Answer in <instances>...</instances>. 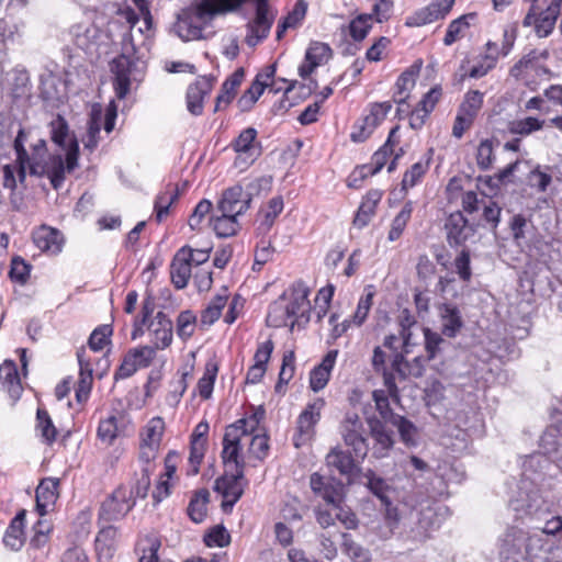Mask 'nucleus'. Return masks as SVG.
Wrapping results in <instances>:
<instances>
[{
    "label": "nucleus",
    "instance_id": "nucleus-15",
    "mask_svg": "<svg viewBox=\"0 0 562 562\" xmlns=\"http://www.w3.org/2000/svg\"><path fill=\"white\" fill-rule=\"evenodd\" d=\"M150 346L156 350H164L172 342L173 324L172 321L164 313L158 312L147 326Z\"/></svg>",
    "mask_w": 562,
    "mask_h": 562
},
{
    "label": "nucleus",
    "instance_id": "nucleus-6",
    "mask_svg": "<svg viewBox=\"0 0 562 562\" xmlns=\"http://www.w3.org/2000/svg\"><path fill=\"white\" fill-rule=\"evenodd\" d=\"M400 143V126H394L387 136L384 145L376 150L371 157L370 165L361 167V176H374L378 173L386 164L389 157L393 156L391 162L387 166V171L392 172L396 168L397 160L404 155V149L400 147L395 150V146Z\"/></svg>",
    "mask_w": 562,
    "mask_h": 562
},
{
    "label": "nucleus",
    "instance_id": "nucleus-14",
    "mask_svg": "<svg viewBox=\"0 0 562 562\" xmlns=\"http://www.w3.org/2000/svg\"><path fill=\"white\" fill-rule=\"evenodd\" d=\"M445 229L447 241L451 247L463 245L475 233L474 225L469 223L461 211L453 212L447 217Z\"/></svg>",
    "mask_w": 562,
    "mask_h": 562
},
{
    "label": "nucleus",
    "instance_id": "nucleus-54",
    "mask_svg": "<svg viewBox=\"0 0 562 562\" xmlns=\"http://www.w3.org/2000/svg\"><path fill=\"white\" fill-rule=\"evenodd\" d=\"M385 352L381 349V347H375L372 356V367L376 372H383L384 375V384L387 387L389 392L392 394L396 392L397 387L395 384L393 373H387L385 368Z\"/></svg>",
    "mask_w": 562,
    "mask_h": 562
},
{
    "label": "nucleus",
    "instance_id": "nucleus-34",
    "mask_svg": "<svg viewBox=\"0 0 562 562\" xmlns=\"http://www.w3.org/2000/svg\"><path fill=\"white\" fill-rule=\"evenodd\" d=\"M103 121V111L100 104H94L90 112L88 121L87 135L83 137V146L89 151H93L99 144V134Z\"/></svg>",
    "mask_w": 562,
    "mask_h": 562
},
{
    "label": "nucleus",
    "instance_id": "nucleus-17",
    "mask_svg": "<svg viewBox=\"0 0 562 562\" xmlns=\"http://www.w3.org/2000/svg\"><path fill=\"white\" fill-rule=\"evenodd\" d=\"M135 63L126 55H120L113 59L111 71L114 74V90L119 99H124L130 92L132 74Z\"/></svg>",
    "mask_w": 562,
    "mask_h": 562
},
{
    "label": "nucleus",
    "instance_id": "nucleus-24",
    "mask_svg": "<svg viewBox=\"0 0 562 562\" xmlns=\"http://www.w3.org/2000/svg\"><path fill=\"white\" fill-rule=\"evenodd\" d=\"M337 356L338 350H329L322 362L311 371L310 386L314 392H318L327 385Z\"/></svg>",
    "mask_w": 562,
    "mask_h": 562
},
{
    "label": "nucleus",
    "instance_id": "nucleus-3",
    "mask_svg": "<svg viewBox=\"0 0 562 562\" xmlns=\"http://www.w3.org/2000/svg\"><path fill=\"white\" fill-rule=\"evenodd\" d=\"M310 288L305 282H294L277 301H274L267 315L269 326L279 328L290 325L291 328L301 321H310L311 303L308 295Z\"/></svg>",
    "mask_w": 562,
    "mask_h": 562
},
{
    "label": "nucleus",
    "instance_id": "nucleus-41",
    "mask_svg": "<svg viewBox=\"0 0 562 562\" xmlns=\"http://www.w3.org/2000/svg\"><path fill=\"white\" fill-rule=\"evenodd\" d=\"M210 222L218 237H231L240 229L238 217L231 214L221 213L218 216H212Z\"/></svg>",
    "mask_w": 562,
    "mask_h": 562
},
{
    "label": "nucleus",
    "instance_id": "nucleus-4",
    "mask_svg": "<svg viewBox=\"0 0 562 562\" xmlns=\"http://www.w3.org/2000/svg\"><path fill=\"white\" fill-rule=\"evenodd\" d=\"M271 181L267 178H258L249 183L248 191H244L240 184L225 189L216 204V211L234 216L246 213L251 204L252 195L260 189H269Z\"/></svg>",
    "mask_w": 562,
    "mask_h": 562
},
{
    "label": "nucleus",
    "instance_id": "nucleus-58",
    "mask_svg": "<svg viewBox=\"0 0 562 562\" xmlns=\"http://www.w3.org/2000/svg\"><path fill=\"white\" fill-rule=\"evenodd\" d=\"M372 14H360L349 23L350 36L360 42L366 38L372 27Z\"/></svg>",
    "mask_w": 562,
    "mask_h": 562
},
{
    "label": "nucleus",
    "instance_id": "nucleus-64",
    "mask_svg": "<svg viewBox=\"0 0 562 562\" xmlns=\"http://www.w3.org/2000/svg\"><path fill=\"white\" fill-rule=\"evenodd\" d=\"M156 348L147 345L128 350L130 358L134 360L137 368H147L156 357Z\"/></svg>",
    "mask_w": 562,
    "mask_h": 562
},
{
    "label": "nucleus",
    "instance_id": "nucleus-45",
    "mask_svg": "<svg viewBox=\"0 0 562 562\" xmlns=\"http://www.w3.org/2000/svg\"><path fill=\"white\" fill-rule=\"evenodd\" d=\"M363 477L367 480L366 485L370 490L372 494H374L383 505L389 507L391 505V501L387 496L390 491V485L383 479L378 476L372 470H368Z\"/></svg>",
    "mask_w": 562,
    "mask_h": 562
},
{
    "label": "nucleus",
    "instance_id": "nucleus-29",
    "mask_svg": "<svg viewBox=\"0 0 562 562\" xmlns=\"http://www.w3.org/2000/svg\"><path fill=\"white\" fill-rule=\"evenodd\" d=\"M326 464L345 476H351L356 471L355 459L340 447H335L327 453Z\"/></svg>",
    "mask_w": 562,
    "mask_h": 562
},
{
    "label": "nucleus",
    "instance_id": "nucleus-63",
    "mask_svg": "<svg viewBox=\"0 0 562 562\" xmlns=\"http://www.w3.org/2000/svg\"><path fill=\"white\" fill-rule=\"evenodd\" d=\"M112 327L110 325H101L97 327L90 335L88 345L91 350L100 351L110 344Z\"/></svg>",
    "mask_w": 562,
    "mask_h": 562
},
{
    "label": "nucleus",
    "instance_id": "nucleus-57",
    "mask_svg": "<svg viewBox=\"0 0 562 562\" xmlns=\"http://www.w3.org/2000/svg\"><path fill=\"white\" fill-rule=\"evenodd\" d=\"M429 168L428 161L415 162L405 173L402 180V189L408 190L420 182Z\"/></svg>",
    "mask_w": 562,
    "mask_h": 562
},
{
    "label": "nucleus",
    "instance_id": "nucleus-61",
    "mask_svg": "<svg viewBox=\"0 0 562 562\" xmlns=\"http://www.w3.org/2000/svg\"><path fill=\"white\" fill-rule=\"evenodd\" d=\"M178 199V191L170 190L161 192L155 200V211L157 222H161L169 213V209Z\"/></svg>",
    "mask_w": 562,
    "mask_h": 562
},
{
    "label": "nucleus",
    "instance_id": "nucleus-32",
    "mask_svg": "<svg viewBox=\"0 0 562 562\" xmlns=\"http://www.w3.org/2000/svg\"><path fill=\"white\" fill-rule=\"evenodd\" d=\"M170 276L177 289H183L188 285L191 277V263L187 259L184 250H179L176 254L170 266Z\"/></svg>",
    "mask_w": 562,
    "mask_h": 562
},
{
    "label": "nucleus",
    "instance_id": "nucleus-5",
    "mask_svg": "<svg viewBox=\"0 0 562 562\" xmlns=\"http://www.w3.org/2000/svg\"><path fill=\"white\" fill-rule=\"evenodd\" d=\"M252 435L237 422L225 428L223 437L222 460L226 465L245 468L246 462L243 456V448L248 445V439Z\"/></svg>",
    "mask_w": 562,
    "mask_h": 562
},
{
    "label": "nucleus",
    "instance_id": "nucleus-8",
    "mask_svg": "<svg viewBox=\"0 0 562 562\" xmlns=\"http://www.w3.org/2000/svg\"><path fill=\"white\" fill-rule=\"evenodd\" d=\"M339 432L345 443L352 448L356 458L364 459L369 451L366 439V427L357 413H346L342 418Z\"/></svg>",
    "mask_w": 562,
    "mask_h": 562
},
{
    "label": "nucleus",
    "instance_id": "nucleus-23",
    "mask_svg": "<svg viewBox=\"0 0 562 562\" xmlns=\"http://www.w3.org/2000/svg\"><path fill=\"white\" fill-rule=\"evenodd\" d=\"M213 80L207 77L199 78L190 85L187 90V108L193 115H201L203 112V100L212 89Z\"/></svg>",
    "mask_w": 562,
    "mask_h": 562
},
{
    "label": "nucleus",
    "instance_id": "nucleus-43",
    "mask_svg": "<svg viewBox=\"0 0 562 562\" xmlns=\"http://www.w3.org/2000/svg\"><path fill=\"white\" fill-rule=\"evenodd\" d=\"M244 79V70H236L222 86V92L216 98V110L226 106L234 99L237 88Z\"/></svg>",
    "mask_w": 562,
    "mask_h": 562
},
{
    "label": "nucleus",
    "instance_id": "nucleus-46",
    "mask_svg": "<svg viewBox=\"0 0 562 562\" xmlns=\"http://www.w3.org/2000/svg\"><path fill=\"white\" fill-rule=\"evenodd\" d=\"M415 86V74L414 71L406 70L401 74L395 82V91L393 93V101L397 103L398 112L402 111V105L408 98L407 92Z\"/></svg>",
    "mask_w": 562,
    "mask_h": 562
},
{
    "label": "nucleus",
    "instance_id": "nucleus-26",
    "mask_svg": "<svg viewBox=\"0 0 562 562\" xmlns=\"http://www.w3.org/2000/svg\"><path fill=\"white\" fill-rule=\"evenodd\" d=\"M0 382L10 397L18 400L22 394V385L14 361L5 360L0 366Z\"/></svg>",
    "mask_w": 562,
    "mask_h": 562
},
{
    "label": "nucleus",
    "instance_id": "nucleus-9",
    "mask_svg": "<svg viewBox=\"0 0 562 562\" xmlns=\"http://www.w3.org/2000/svg\"><path fill=\"white\" fill-rule=\"evenodd\" d=\"M483 99L484 94L479 90H470L464 94L452 127V135L456 138L460 139L473 125L483 106Z\"/></svg>",
    "mask_w": 562,
    "mask_h": 562
},
{
    "label": "nucleus",
    "instance_id": "nucleus-44",
    "mask_svg": "<svg viewBox=\"0 0 562 562\" xmlns=\"http://www.w3.org/2000/svg\"><path fill=\"white\" fill-rule=\"evenodd\" d=\"M546 121L533 116L517 119L508 123V132L513 135L529 136L544 127Z\"/></svg>",
    "mask_w": 562,
    "mask_h": 562
},
{
    "label": "nucleus",
    "instance_id": "nucleus-30",
    "mask_svg": "<svg viewBox=\"0 0 562 562\" xmlns=\"http://www.w3.org/2000/svg\"><path fill=\"white\" fill-rule=\"evenodd\" d=\"M33 240L36 247L42 251L56 255L61 250L63 238L60 233L56 229L42 227L34 233Z\"/></svg>",
    "mask_w": 562,
    "mask_h": 562
},
{
    "label": "nucleus",
    "instance_id": "nucleus-19",
    "mask_svg": "<svg viewBox=\"0 0 562 562\" xmlns=\"http://www.w3.org/2000/svg\"><path fill=\"white\" fill-rule=\"evenodd\" d=\"M257 137V130L255 127H247L239 133L231 146L234 151L254 162L262 153L261 143Z\"/></svg>",
    "mask_w": 562,
    "mask_h": 562
},
{
    "label": "nucleus",
    "instance_id": "nucleus-22",
    "mask_svg": "<svg viewBox=\"0 0 562 562\" xmlns=\"http://www.w3.org/2000/svg\"><path fill=\"white\" fill-rule=\"evenodd\" d=\"M274 18L276 13L256 12L255 19L247 24L245 42L248 46H257L269 35Z\"/></svg>",
    "mask_w": 562,
    "mask_h": 562
},
{
    "label": "nucleus",
    "instance_id": "nucleus-27",
    "mask_svg": "<svg viewBox=\"0 0 562 562\" xmlns=\"http://www.w3.org/2000/svg\"><path fill=\"white\" fill-rule=\"evenodd\" d=\"M476 12H470L452 20L449 23L446 35L443 37V44L446 46H451L457 41L463 38L465 33L469 31L471 25L476 22Z\"/></svg>",
    "mask_w": 562,
    "mask_h": 562
},
{
    "label": "nucleus",
    "instance_id": "nucleus-28",
    "mask_svg": "<svg viewBox=\"0 0 562 562\" xmlns=\"http://www.w3.org/2000/svg\"><path fill=\"white\" fill-rule=\"evenodd\" d=\"M382 199V191L380 190H370L367 195L363 198L357 214L353 218V225L358 228H363L369 224L373 215L375 214V209L379 202Z\"/></svg>",
    "mask_w": 562,
    "mask_h": 562
},
{
    "label": "nucleus",
    "instance_id": "nucleus-18",
    "mask_svg": "<svg viewBox=\"0 0 562 562\" xmlns=\"http://www.w3.org/2000/svg\"><path fill=\"white\" fill-rule=\"evenodd\" d=\"M59 479L45 477L36 487V512L41 517L48 514L59 497Z\"/></svg>",
    "mask_w": 562,
    "mask_h": 562
},
{
    "label": "nucleus",
    "instance_id": "nucleus-56",
    "mask_svg": "<svg viewBox=\"0 0 562 562\" xmlns=\"http://www.w3.org/2000/svg\"><path fill=\"white\" fill-rule=\"evenodd\" d=\"M196 316L190 311H182L177 317V334L182 340H188L194 333Z\"/></svg>",
    "mask_w": 562,
    "mask_h": 562
},
{
    "label": "nucleus",
    "instance_id": "nucleus-37",
    "mask_svg": "<svg viewBox=\"0 0 562 562\" xmlns=\"http://www.w3.org/2000/svg\"><path fill=\"white\" fill-rule=\"evenodd\" d=\"M371 434L375 441L373 456L378 459L386 457L394 443L392 434L380 422L371 425Z\"/></svg>",
    "mask_w": 562,
    "mask_h": 562
},
{
    "label": "nucleus",
    "instance_id": "nucleus-40",
    "mask_svg": "<svg viewBox=\"0 0 562 562\" xmlns=\"http://www.w3.org/2000/svg\"><path fill=\"white\" fill-rule=\"evenodd\" d=\"M165 431V422L161 417H153L148 420L140 432V443L151 447H160Z\"/></svg>",
    "mask_w": 562,
    "mask_h": 562
},
{
    "label": "nucleus",
    "instance_id": "nucleus-31",
    "mask_svg": "<svg viewBox=\"0 0 562 562\" xmlns=\"http://www.w3.org/2000/svg\"><path fill=\"white\" fill-rule=\"evenodd\" d=\"M25 510L19 512L11 520L4 536L3 543L13 551H18L24 544Z\"/></svg>",
    "mask_w": 562,
    "mask_h": 562
},
{
    "label": "nucleus",
    "instance_id": "nucleus-13",
    "mask_svg": "<svg viewBox=\"0 0 562 562\" xmlns=\"http://www.w3.org/2000/svg\"><path fill=\"white\" fill-rule=\"evenodd\" d=\"M310 486L316 496L334 507H339L344 501V485L334 477L315 472L310 476Z\"/></svg>",
    "mask_w": 562,
    "mask_h": 562
},
{
    "label": "nucleus",
    "instance_id": "nucleus-25",
    "mask_svg": "<svg viewBox=\"0 0 562 562\" xmlns=\"http://www.w3.org/2000/svg\"><path fill=\"white\" fill-rule=\"evenodd\" d=\"M561 8L562 0H550L547 9L542 11L536 20L535 32L537 36L547 37L552 33Z\"/></svg>",
    "mask_w": 562,
    "mask_h": 562
},
{
    "label": "nucleus",
    "instance_id": "nucleus-21",
    "mask_svg": "<svg viewBox=\"0 0 562 562\" xmlns=\"http://www.w3.org/2000/svg\"><path fill=\"white\" fill-rule=\"evenodd\" d=\"M77 359L79 363V380L76 387V398L79 403H83L89 398L91 392L93 368L90 359L87 358V351L85 348L77 351Z\"/></svg>",
    "mask_w": 562,
    "mask_h": 562
},
{
    "label": "nucleus",
    "instance_id": "nucleus-10",
    "mask_svg": "<svg viewBox=\"0 0 562 562\" xmlns=\"http://www.w3.org/2000/svg\"><path fill=\"white\" fill-rule=\"evenodd\" d=\"M235 473L225 474L215 481L214 490L223 496L222 509L229 513L244 494V469L234 467Z\"/></svg>",
    "mask_w": 562,
    "mask_h": 562
},
{
    "label": "nucleus",
    "instance_id": "nucleus-52",
    "mask_svg": "<svg viewBox=\"0 0 562 562\" xmlns=\"http://www.w3.org/2000/svg\"><path fill=\"white\" fill-rule=\"evenodd\" d=\"M525 559L536 558L541 552L547 551L548 541L538 529L532 532L526 531Z\"/></svg>",
    "mask_w": 562,
    "mask_h": 562
},
{
    "label": "nucleus",
    "instance_id": "nucleus-49",
    "mask_svg": "<svg viewBox=\"0 0 562 562\" xmlns=\"http://www.w3.org/2000/svg\"><path fill=\"white\" fill-rule=\"evenodd\" d=\"M496 65L497 63L495 61V57L483 53L479 55L476 64L473 65L470 69H465L464 65H461V69L464 71L462 76L480 79L492 71Z\"/></svg>",
    "mask_w": 562,
    "mask_h": 562
},
{
    "label": "nucleus",
    "instance_id": "nucleus-60",
    "mask_svg": "<svg viewBox=\"0 0 562 562\" xmlns=\"http://www.w3.org/2000/svg\"><path fill=\"white\" fill-rule=\"evenodd\" d=\"M331 55L330 47L321 42H314L310 45L305 54V60L314 64V66H319L323 63L327 61Z\"/></svg>",
    "mask_w": 562,
    "mask_h": 562
},
{
    "label": "nucleus",
    "instance_id": "nucleus-53",
    "mask_svg": "<svg viewBox=\"0 0 562 562\" xmlns=\"http://www.w3.org/2000/svg\"><path fill=\"white\" fill-rule=\"evenodd\" d=\"M248 454L262 461L269 452V437L267 434L254 432L248 439Z\"/></svg>",
    "mask_w": 562,
    "mask_h": 562
},
{
    "label": "nucleus",
    "instance_id": "nucleus-33",
    "mask_svg": "<svg viewBox=\"0 0 562 562\" xmlns=\"http://www.w3.org/2000/svg\"><path fill=\"white\" fill-rule=\"evenodd\" d=\"M440 318L442 334L447 337H454L463 325L459 308L452 304L440 306Z\"/></svg>",
    "mask_w": 562,
    "mask_h": 562
},
{
    "label": "nucleus",
    "instance_id": "nucleus-55",
    "mask_svg": "<svg viewBox=\"0 0 562 562\" xmlns=\"http://www.w3.org/2000/svg\"><path fill=\"white\" fill-rule=\"evenodd\" d=\"M160 541L155 536H148L139 541L137 549L140 552L139 562H158Z\"/></svg>",
    "mask_w": 562,
    "mask_h": 562
},
{
    "label": "nucleus",
    "instance_id": "nucleus-48",
    "mask_svg": "<svg viewBox=\"0 0 562 562\" xmlns=\"http://www.w3.org/2000/svg\"><path fill=\"white\" fill-rule=\"evenodd\" d=\"M36 430L46 443H53L57 436V429L45 408H37L36 412Z\"/></svg>",
    "mask_w": 562,
    "mask_h": 562
},
{
    "label": "nucleus",
    "instance_id": "nucleus-16",
    "mask_svg": "<svg viewBox=\"0 0 562 562\" xmlns=\"http://www.w3.org/2000/svg\"><path fill=\"white\" fill-rule=\"evenodd\" d=\"M499 554L504 559H525L526 531L518 527H508L499 537Z\"/></svg>",
    "mask_w": 562,
    "mask_h": 562
},
{
    "label": "nucleus",
    "instance_id": "nucleus-38",
    "mask_svg": "<svg viewBox=\"0 0 562 562\" xmlns=\"http://www.w3.org/2000/svg\"><path fill=\"white\" fill-rule=\"evenodd\" d=\"M117 529L114 526H104L95 537V550L102 558L110 559L115 550Z\"/></svg>",
    "mask_w": 562,
    "mask_h": 562
},
{
    "label": "nucleus",
    "instance_id": "nucleus-62",
    "mask_svg": "<svg viewBox=\"0 0 562 562\" xmlns=\"http://www.w3.org/2000/svg\"><path fill=\"white\" fill-rule=\"evenodd\" d=\"M456 273L463 282H469L472 278L470 250L463 248L453 260Z\"/></svg>",
    "mask_w": 562,
    "mask_h": 562
},
{
    "label": "nucleus",
    "instance_id": "nucleus-51",
    "mask_svg": "<svg viewBox=\"0 0 562 562\" xmlns=\"http://www.w3.org/2000/svg\"><path fill=\"white\" fill-rule=\"evenodd\" d=\"M209 502V492L206 490L199 491L190 501L188 506V515L194 522H202L206 516V504Z\"/></svg>",
    "mask_w": 562,
    "mask_h": 562
},
{
    "label": "nucleus",
    "instance_id": "nucleus-11",
    "mask_svg": "<svg viewBox=\"0 0 562 562\" xmlns=\"http://www.w3.org/2000/svg\"><path fill=\"white\" fill-rule=\"evenodd\" d=\"M325 402L321 398L307 404L296 420V431L293 436V443L300 448L308 443L315 435V426L321 419V412Z\"/></svg>",
    "mask_w": 562,
    "mask_h": 562
},
{
    "label": "nucleus",
    "instance_id": "nucleus-36",
    "mask_svg": "<svg viewBox=\"0 0 562 562\" xmlns=\"http://www.w3.org/2000/svg\"><path fill=\"white\" fill-rule=\"evenodd\" d=\"M228 300L227 290L224 289L223 293L216 294L202 311L200 317V326L207 328L213 325L221 316L222 310L225 307Z\"/></svg>",
    "mask_w": 562,
    "mask_h": 562
},
{
    "label": "nucleus",
    "instance_id": "nucleus-50",
    "mask_svg": "<svg viewBox=\"0 0 562 562\" xmlns=\"http://www.w3.org/2000/svg\"><path fill=\"white\" fill-rule=\"evenodd\" d=\"M342 552L353 562H371V553L361 544L355 542L349 533H342Z\"/></svg>",
    "mask_w": 562,
    "mask_h": 562
},
{
    "label": "nucleus",
    "instance_id": "nucleus-1",
    "mask_svg": "<svg viewBox=\"0 0 562 562\" xmlns=\"http://www.w3.org/2000/svg\"><path fill=\"white\" fill-rule=\"evenodd\" d=\"M49 133L53 143L65 153V159L59 151L49 154L44 138L23 128L19 131L13 148L21 181L25 179L29 169L32 176L47 177L52 187L58 190L64 184L66 172L70 173L78 167L79 144L61 115L49 123Z\"/></svg>",
    "mask_w": 562,
    "mask_h": 562
},
{
    "label": "nucleus",
    "instance_id": "nucleus-42",
    "mask_svg": "<svg viewBox=\"0 0 562 562\" xmlns=\"http://www.w3.org/2000/svg\"><path fill=\"white\" fill-rule=\"evenodd\" d=\"M218 372L217 361L211 359L205 363L204 373L198 381V392L203 400L212 396L214 383Z\"/></svg>",
    "mask_w": 562,
    "mask_h": 562
},
{
    "label": "nucleus",
    "instance_id": "nucleus-20",
    "mask_svg": "<svg viewBox=\"0 0 562 562\" xmlns=\"http://www.w3.org/2000/svg\"><path fill=\"white\" fill-rule=\"evenodd\" d=\"M273 348V342L270 339L258 345L254 355L255 363L248 369L246 374V383L257 384L261 381L267 371V364L270 360Z\"/></svg>",
    "mask_w": 562,
    "mask_h": 562
},
{
    "label": "nucleus",
    "instance_id": "nucleus-59",
    "mask_svg": "<svg viewBox=\"0 0 562 562\" xmlns=\"http://www.w3.org/2000/svg\"><path fill=\"white\" fill-rule=\"evenodd\" d=\"M494 145L492 139L480 142L476 150V165L481 170H488L494 162Z\"/></svg>",
    "mask_w": 562,
    "mask_h": 562
},
{
    "label": "nucleus",
    "instance_id": "nucleus-2",
    "mask_svg": "<svg viewBox=\"0 0 562 562\" xmlns=\"http://www.w3.org/2000/svg\"><path fill=\"white\" fill-rule=\"evenodd\" d=\"M246 0H192L175 24L176 34L184 42L204 38L203 31L215 15L238 9Z\"/></svg>",
    "mask_w": 562,
    "mask_h": 562
},
{
    "label": "nucleus",
    "instance_id": "nucleus-12",
    "mask_svg": "<svg viewBox=\"0 0 562 562\" xmlns=\"http://www.w3.org/2000/svg\"><path fill=\"white\" fill-rule=\"evenodd\" d=\"M456 0H432L428 5L416 10L405 20V25L419 27L445 19L451 11Z\"/></svg>",
    "mask_w": 562,
    "mask_h": 562
},
{
    "label": "nucleus",
    "instance_id": "nucleus-7",
    "mask_svg": "<svg viewBox=\"0 0 562 562\" xmlns=\"http://www.w3.org/2000/svg\"><path fill=\"white\" fill-rule=\"evenodd\" d=\"M133 491L126 486H119L101 504L99 521L111 522L123 519L135 506Z\"/></svg>",
    "mask_w": 562,
    "mask_h": 562
},
{
    "label": "nucleus",
    "instance_id": "nucleus-47",
    "mask_svg": "<svg viewBox=\"0 0 562 562\" xmlns=\"http://www.w3.org/2000/svg\"><path fill=\"white\" fill-rule=\"evenodd\" d=\"M414 210V204L412 201H406L398 212V214L393 218L391 224V229L389 232L387 239L390 241L397 240L403 234L407 223L411 220L412 213Z\"/></svg>",
    "mask_w": 562,
    "mask_h": 562
},
{
    "label": "nucleus",
    "instance_id": "nucleus-39",
    "mask_svg": "<svg viewBox=\"0 0 562 562\" xmlns=\"http://www.w3.org/2000/svg\"><path fill=\"white\" fill-rule=\"evenodd\" d=\"M99 30L89 22H81L70 27V34L77 47L88 49L98 37Z\"/></svg>",
    "mask_w": 562,
    "mask_h": 562
},
{
    "label": "nucleus",
    "instance_id": "nucleus-35",
    "mask_svg": "<svg viewBox=\"0 0 562 562\" xmlns=\"http://www.w3.org/2000/svg\"><path fill=\"white\" fill-rule=\"evenodd\" d=\"M284 203L282 196H273L265 207L261 209V218L258 225V232L266 235L273 226L277 217L283 211Z\"/></svg>",
    "mask_w": 562,
    "mask_h": 562
}]
</instances>
